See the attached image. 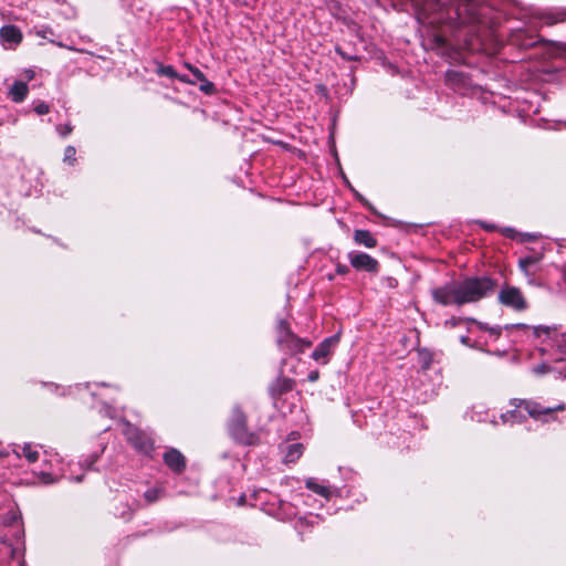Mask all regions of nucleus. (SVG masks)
I'll return each instance as SVG.
<instances>
[{"label":"nucleus","mask_w":566,"mask_h":566,"mask_svg":"<svg viewBox=\"0 0 566 566\" xmlns=\"http://www.w3.org/2000/svg\"><path fill=\"white\" fill-rule=\"evenodd\" d=\"M417 6L428 24L449 27L455 32L468 29L464 35L470 36L468 46L471 49L480 41L488 8L479 0H417Z\"/></svg>","instance_id":"1"},{"label":"nucleus","mask_w":566,"mask_h":566,"mask_svg":"<svg viewBox=\"0 0 566 566\" xmlns=\"http://www.w3.org/2000/svg\"><path fill=\"white\" fill-rule=\"evenodd\" d=\"M495 286V281L489 276H473L433 289L431 294L434 302L443 306H462L486 297L494 292Z\"/></svg>","instance_id":"2"},{"label":"nucleus","mask_w":566,"mask_h":566,"mask_svg":"<svg viewBox=\"0 0 566 566\" xmlns=\"http://www.w3.org/2000/svg\"><path fill=\"white\" fill-rule=\"evenodd\" d=\"M521 409L525 410L528 416L535 420L548 422L555 419V412L564 411L566 409V405L562 402L554 407H545L534 400H520V403L516 405L515 409L501 415L502 422H521L523 419Z\"/></svg>","instance_id":"3"},{"label":"nucleus","mask_w":566,"mask_h":566,"mask_svg":"<svg viewBox=\"0 0 566 566\" xmlns=\"http://www.w3.org/2000/svg\"><path fill=\"white\" fill-rule=\"evenodd\" d=\"M506 331H525L531 332L534 337L542 338L548 347L555 348L562 356L560 360L566 358V332H558L555 327L534 326L531 327L523 323L511 324L504 327Z\"/></svg>","instance_id":"4"},{"label":"nucleus","mask_w":566,"mask_h":566,"mask_svg":"<svg viewBox=\"0 0 566 566\" xmlns=\"http://www.w3.org/2000/svg\"><path fill=\"white\" fill-rule=\"evenodd\" d=\"M276 343L279 348L289 355L304 353L312 346L310 340L296 336L284 319H280L279 322Z\"/></svg>","instance_id":"5"},{"label":"nucleus","mask_w":566,"mask_h":566,"mask_svg":"<svg viewBox=\"0 0 566 566\" xmlns=\"http://www.w3.org/2000/svg\"><path fill=\"white\" fill-rule=\"evenodd\" d=\"M228 428L231 437L237 442L245 446L259 443L258 433L249 431L247 427V416L239 407L233 408Z\"/></svg>","instance_id":"6"},{"label":"nucleus","mask_w":566,"mask_h":566,"mask_svg":"<svg viewBox=\"0 0 566 566\" xmlns=\"http://www.w3.org/2000/svg\"><path fill=\"white\" fill-rule=\"evenodd\" d=\"M499 301L501 304L511 307L515 311H524L527 308V302L523 296L521 290L515 286H504L499 293Z\"/></svg>","instance_id":"7"},{"label":"nucleus","mask_w":566,"mask_h":566,"mask_svg":"<svg viewBox=\"0 0 566 566\" xmlns=\"http://www.w3.org/2000/svg\"><path fill=\"white\" fill-rule=\"evenodd\" d=\"M347 256L350 265L357 271H365L373 274L379 271V262L365 252L350 251Z\"/></svg>","instance_id":"8"},{"label":"nucleus","mask_w":566,"mask_h":566,"mask_svg":"<svg viewBox=\"0 0 566 566\" xmlns=\"http://www.w3.org/2000/svg\"><path fill=\"white\" fill-rule=\"evenodd\" d=\"M126 436L129 443L139 453L148 457L151 455V452L154 450V442L146 433L134 428H128Z\"/></svg>","instance_id":"9"},{"label":"nucleus","mask_w":566,"mask_h":566,"mask_svg":"<svg viewBox=\"0 0 566 566\" xmlns=\"http://www.w3.org/2000/svg\"><path fill=\"white\" fill-rule=\"evenodd\" d=\"M339 342L338 335H333L325 338L323 342L318 344V346L312 353V358L321 364H327L328 357L336 348Z\"/></svg>","instance_id":"10"},{"label":"nucleus","mask_w":566,"mask_h":566,"mask_svg":"<svg viewBox=\"0 0 566 566\" xmlns=\"http://www.w3.org/2000/svg\"><path fill=\"white\" fill-rule=\"evenodd\" d=\"M23 39L21 30L13 25L8 24L0 29V40L6 49L17 48Z\"/></svg>","instance_id":"11"},{"label":"nucleus","mask_w":566,"mask_h":566,"mask_svg":"<svg viewBox=\"0 0 566 566\" xmlns=\"http://www.w3.org/2000/svg\"><path fill=\"white\" fill-rule=\"evenodd\" d=\"M164 462L176 473H181L186 469V459L177 449H169L164 454Z\"/></svg>","instance_id":"12"},{"label":"nucleus","mask_w":566,"mask_h":566,"mask_svg":"<svg viewBox=\"0 0 566 566\" xmlns=\"http://www.w3.org/2000/svg\"><path fill=\"white\" fill-rule=\"evenodd\" d=\"M28 93H29L28 84L22 81H15L11 85V87L8 92V96L14 103H22L27 98Z\"/></svg>","instance_id":"13"},{"label":"nucleus","mask_w":566,"mask_h":566,"mask_svg":"<svg viewBox=\"0 0 566 566\" xmlns=\"http://www.w3.org/2000/svg\"><path fill=\"white\" fill-rule=\"evenodd\" d=\"M305 485L308 490L325 499H329L336 491V489L332 488L331 485L321 484L314 478L307 479Z\"/></svg>","instance_id":"14"},{"label":"nucleus","mask_w":566,"mask_h":566,"mask_svg":"<svg viewBox=\"0 0 566 566\" xmlns=\"http://www.w3.org/2000/svg\"><path fill=\"white\" fill-rule=\"evenodd\" d=\"M283 460L286 463L295 462L300 459L303 453V444L302 443H291L286 444L282 448Z\"/></svg>","instance_id":"15"},{"label":"nucleus","mask_w":566,"mask_h":566,"mask_svg":"<svg viewBox=\"0 0 566 566\" xmlns=\"http://www.w3.org/2000/svg\"><path fill=\"white\" fill-rule=\"evenodd\" d=\"M541 17L544 20L545 24L553 25V24L566 21V10L565 9H551V10L544 11Z\"/></svg>","instance_id":"16"},{"label":"nucleus","mask_w":566,"mask_h":566,"mask_svg":"<svg viewBox=\"0 0 566 566\" xmlns=\"http://www.w3.org/2000/svg\"><path fill=\"white\" fill-rule=\"evenodd\" d=\"M354 240L357 244L364 245L366 248H375L377 245V240L368 230H356L354 232Z\"/></svg>","instance_id":"17"},{"label":"nucleus","mask_w":566,"mask_h":566,"mask_svg":"<svg viewBox=\"0 0 566 566\" xmlns=\"http://www.w3.org/2000/svg\"><path fill=\"white\" fill-rule=\"evenodd\" d=\"M467 323L474 324L479 329L488 332L490 337L493 339H497L501 336V326H489L486 323L479 322L471 317H467Z\"/></svg>","instance_id":"18"},{"label":"nucleus","mask_w":566,"mask_h":566,"mask_svg":"<svg viewBox=\"0 0 566 566\" xmlns=\"http://www.w3.org/2000/svg\"><path fill=\"white\" fill-rule=\"evenodd\" d=\"M541 258L535 255H530L523 259H520L518 266L521 271L528 277L534 276V273L531 271V268L539 262Z\"/></svg>","instance_id":"19"},{"label":"nucleus","mask_w":566,"mask_h":566,"mask_svg":"<svg viewBox=\"0 0 566 566\" xmlns=\"http://www.w3.org/2000/svg\"><path fill=\"white\" fill-rule=\"evenodd\" d=\"M433 358L434 354L431 350L427 348H420L418 350V360L423 370L430 369L433 363Z\"/></svg>","instance_id":"20"},{"label":"nucleus","mask_w":566,"mask_h":566,"mask_svg":"<svg viewBox=\"0 0 566 566\" xmlns=\"http://www.w3.org/2000/svg\"><path fill=\"white\" fill-rule=\"evenodd\" d=\"M21 454L25 457L30 463H34L39 459V451L32 443H25L21 449Z\"/></svg>","instance_id":"21"},{"label":"nucleus","mask_w":566,"mask_h":566,"mask_svg":"<svg viewBox=\"0 0 566 566\" xmlns=\"http://www.w3.org/2000/svg\"><path fill=\"white\" fill-rule=\"evenodd\" d=\"M134 509L127 502H120L119 506H115L114 514L124 520H129Z\"/></svg>","instance_id":"22"},{"label":"nucleus","mask_w":566,"mask_h":566,"mask_svg":"<svg viewBox=\"0 0 566 566\" xmlns=\"http://www.w3.org/2000/svg\"><path fill=\"white\" fill-rule=\"evenodd\" d=\"M199 90L206 94H212L216 91L214 84L210 82L206 75L203 74L202 80H198Z\"/></svg>","instance_id":"23"},{"label":"nucleus","mask_w":566,"mask_h":566,"mask_svg":"<svg viewBox=\"0 0 566 566\" xmlns=\"http://www.w3.org/2000/svg\"><path fill=\"white\" fill-rule=\"evenodd\" d=\"M199 90L206 94H212L216 91L214 84L210 82L206 75L203 74L202 80H198Z\"/></svg>","instance_id":"24"},{"label":"nucleus","mask_w":566,"mask_h":566,"mask_svg":"<svg viewBox=\"0 0 566 566\" xmlns=\"http://www.w3.org/2000/svg\"><path fill=\"white\" fill-rule=\"evenodd\" d=\"M157 74L163 75V76H167V77H170V78H175L176 76H178V73L176 72L174 66H171V65H164V64H159V66L157 69Z\"/></svg>","instance_id":"25"},{"label":"nucleus","mask_w":566,"mask_h":566,"mask_svg":"<svg viewBox=\"0 0 566 566\" xmlns=\"http://www.w3.org/2000/svg\"><path fill=\"white\" fill-rule=\"evenodd\" d=\"M160 495H161V490L157 489V488L148 489L144 493L145 501L149 504L156 502L160 497Z\"/></svg>","instance_id":"26"},{"label":"nucleus","mask_w":566,"mask_h":566,"mask_svg":"<svg viewBox=\"0 0 566 566\" xmlns=\"http://www.w3.org/2000/svg\"><path fill=\"white\" fill-rule=\"evenodd\" d=\"M76 149L75 147L73 146H67L64 150V163L69 164V165H74L75 161H76Z\"/></svg>","instance_id":"27"},{"label":"nucleus","mask_w":566,"mask_h":566,"mask_svg":"<svg viewBox=\"0 0 566 566\" xmlns=\"http://www.w3.org/2000/svg\"><path fill=\"white\" fill-rule=\"evenodd\" d=\"M60 478L57 475H53L50 472H40L39 480L43 484H52L56 482Z\"/></svg>","instance_id":"28"},{"label":"nucleus","mask_w":566,"mask_h":566,"mask_svg":"<svg viewBox=\"0 0 566 566\" xmlns=\"http://www.w3.org/2000/svg\"><path fill=\"white\" fill-rule=\"evenodd\" d=\"M554 54L559 57L566 59V43L554 42Z\"/></svg>","instance_id":"29"},{"label":"nucleus","mask_w":566,"mask_h":566,"mask_svg":"<svg viewBox=\"0 0 566 566\" xmlns=\"http://www.w3.org/2000/svg\"><path fill=\"white\" fill-rule=\"evenodd\" d=\"M34 112L38 115H45L50 112V106L45 102H36L34 105Z\"/></svg>","instance_id":"30"},{"label":"nucleus","mask_w":566,"mask_h":566,"mask_svg":"<svg viewBox=\"0 0 566 566\" xmlns=\"http://www.w3.org/2000/svg\"><path fill=\"white\" fill-rule=\"evenodd\" d=\"M185 67L188 69L192 75L195 76L196 81L198 80H202L203 77V73L196 66L189 64V63H185Z\"/></svg>","instance_id":"31"},{"label":"nucleus","mask_w":566,"mask_h":566,"mask_svg":"<svg viewBox=\"0 0 566 566\" xmlns=\"http://www.w3.org/2000/svg\"><path fill=\"white\" fill-rule=\"evenodd\" d=\"M56 130L62 137H66L67 135H70L72 133L73 128L70 124H65V125H57Z\"/></svg>","instance_id":"32"},{"label":"nucleus","mask_w":566,"mask_h":566,"mask_svg":"<svg viewBox=\"0 0 566 566\" xmlns=\"http://www.w3.org/2000/svg\"><path fill=\"white\" fill-rule=\"evenodd\" d=\"M467 323V318L463 317H451L450 319L446 321L447 326L455 327L462 323Z\"/></svg>","instance_id":"33"},{"label":"nucleus","mask_w":566,"mask_h":566,"mask_svg":"<svg viewBox=\"0 0 566 566\" xmlns=\"http://www.w3.org/2000/svg\"><path fill=\"white\" fill-rule=\"evenodd\" d=\"M536 375H544L549 371V366L546 364H539L533 368Z\"/></svg>","instance_id":"34"},{"label":"nucleus","mask_w":566,"mask_h":566,"mask_svg":"<svg viewBox=\"0 0 566 566\" xmlns=\"http://www.w3.org/2000/svg\"><path fill=\"white\" fill-rule=\"evenodd\" d=\"M336 272L340 275H345L349 272V269L347 265H344V264H337L336 266Z\"/></svg>","instance_id":"35"},{"label":"nucleus","mask_w":566,"mask_h":566,"mask_svg":"<svg viewBox=\"0 0 566 566\" xmlns=\"http://www.w3.org/2000/svg\"><path fill=\"white\" fill-rule=\"evenodd\" d=\"M175 78H178L182 83L192 84V85L196 84V81L190 80L187 75L178 74V76H176Z\"/></svg>","instance_id":"36"},{"label":"nucleus","mask_w":566,"mask_h":566,"mask_svg":"<svg viewBox=\"0 0 566 566\" xmlns=\"http://www.w3.org/2000/svg\"><path fill=\"white\" fill-rule=\"evenodd\" d=\"M502 233H503L505 237L514 238L515 230H514L513 228H504V229H502Z\"/></svg>","instance_id":"37"},{"label":"nucleus","mask_w":566,"mask_h":566,"mask_svg":"<svg viewBox=\"0 0 566 566\" xmlns=\"http://www.w3.org/2000/svg\"><path fill=\"white\" fill-rule=\"evenodd\" d=\"M319 373L317 370H313L308 374L307 378L310 381L314 382L318 379Z\"/></svg>","instance_id":"38"},{"label":"nucleus","mask_w":566,"mask_h":566,"mask_svg":"<svg viewBox=\"0 0 566 566\" xmlns=\"http://www.w3.org/2000/svg\"><path fill=\"white\" fill-rule=\"evenodd\" d=\"M481 227L484 228L488 231H494L496 229L495 224L488 223V222H480Z\"/></svg>","instance_id":"39"},{"label":"nucleus","mask_w":566,"mask_h":566,"mask_svg":"<svg viewBox=\"0 0 566 566\" xmlns=\"http://www.w3.org/2000/svg\"><path fill=\"white\" fill-rule=\"evenodd\" d=\"M460 342H461L463 345H465V346H472V345L470 344V338H469L468 336H465V335H463V336H461V337H460Z\"/></svg>","instance_id":"40"},{"label":"nucleus","mask_w":566,"mask_h":566,"mask_svg":"<svg viewBox=\"0 0 566 566\" xmlns=\"http://www.w3.org/2000/svg\"><path fill=\"white\" fill-rule=\"evenodd\" d=\"M358 198H359L360 202H363L369 210L374 211V208L365 198H363L361 196H358Z\"/></svg>","instance_id":"41"},{"label":"nucleus","mask_w":566,"mask_h":566,"mask_svg":"<svg viewBox=\"0 0 566 566\" xmlns=\"http://www.w3.org/2000/svg\"><path fill=\"white\" fill-rule=\"evenodd\" d=\"M24 73L28 80H32L34 77V71L32 70H25Z\"/></svg>","instance_id":"42"},{"label":"nucleus","mask_w":566,"mask_h":566,"mask_svg":"<svg viewBox=\"0 0 566 566\" xmlns=\"http://www.w3.org/2000/svg\"><path fill=\"white\" fill-rule=\"evenodd\" d=\"M18 554H19V549H18V548H12V549H11V557H12V558L18 557Z\"/></svg>","instance_id":"43"},{"label":"nucleus","mask_w":566,"mask_h":566,"mask_svg":"<svg viewBox=\"0 0 566 566\" xmlns=\"http://www.w3.org/2000/svg\"><path fill=\"white\" fill-rule=\"evenodd\" d=\"M283 382H284L283 390H289V389H291V385L289 384V381H287V380H284Z\"/></svg>","instance_id":"44"},{"label":"nucleus","mask_w":566,"mask_h":566,"mask_svg":"<svg viewBox=\"0 0 566 566\" xmlns=\"http://www.w3.org/2000/svg\"><path fill=\"white\" fill-rule=\"evenodd\" d=\"M303 524H304V523H303V520H298V522H297V527H302V526H303Z\"/></svg>","instance_id":"45"},{"label":"nucleus","mask_w":566,"mask_h":566,"mask_svg":"<svg viewBox=\"0 0 566 566\" xmlns=\"http://www.w3.org/2000/svg\"><path fill=\"white\" fill-rule=\"evenodd\" d=\"M19 566H27V565H25L24 560H20Z\"/></svg>","instance_id":"46"},{"label":"nucleus","mask_w":566,"mask_h":566,"mask_svg":"<svg viewBox=\"0 0 566 566\" xmlns=\"http://www.w3.org/2000/svg\"><path fill=\"white\" fill-rule=\"evenodd\" d=\"M75 481H76V482H81V481H82V476H76V478H75Z\"/></svg>","instance_id":"47"},{"label":"nucleus","mask_w":566,"mask_h":566,"mask_svg":"<svg viewBox=\"0 0 566 566\" xmlns=\"http://www.w3.org/2000/svg\"><path fill=\"white\" fill-rule=\"evenodd\" d=\"M438 41H440L441 43H444L443 38H440V36H439V38H438Z\"/></svg>","instance_id":"48"},{"label":"nucleus","mask_w":566,"mask_h":566,"mask_svg":"<svg viewBox=\"0 0 566 566\" xmlns=\"http://www.w3.org/2000/svg\"><path fill=\"white\" fill-rule=\"evenodd\" d=\"M527 237H528V239H530V240H532V239H534V238H535V237H534V235H532V234H527Z\"/></svg>","instance_id":"49"},{"label":"nucleus","mask_w":566,"mask_h":566,"mask_svg":"<svg viewBox=\"0 0 566 566\" xmlns=\"http://www.w3.org/2000/svg\"><path fill=\"white\" fill-rule=\"evenodd\" d=\"M565 125H566V123H565Z\"/></svg>","instance_id":"50"}]
</instances>
